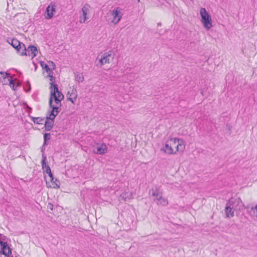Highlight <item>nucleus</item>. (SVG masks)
Returning <instances> with one entry per match:
<instances>
[{"mask_svg": "<svg viewBox=\"0 0 257 257\" xmlns=\"http://www.w3.org/2000/svg\"><path fill=\"white\" fill-rule=\"evenodd\" d=\"M107 17L108 21L110 24L113 25L117 24L122 17L121 9L118 7L115 8L109 12Z\"/></svg>", "mask_w": 257, "mask_h": 257, "instance_id": "6e6552de", "label": "nucleus"}, {"mask_svg": "<svg viewBox=\"0 0 257 257\" xmlns=\"http://www.w3.org/2000/svg\"><path fill=\"white\" fill-rule=\"evenodd\" d=\"M56 12V6L54 4H50L47 8L44 13V17L47 20L52 19Z\"/></svg>", "mask_w": 257, "mask_h": 257, "instance_id": "4468645a", "label": "nucleus"}, {"mask_svg": "<svg viewBox=\"0 0 257 257\" xmlns=\"http://www.w3.org/2000/svg\"><path fill=\"white\" fill-rule=\"evenodd\" d=\"M121 195H122V197L124 198V200H126L127 199H130V198H127L126 197H125L124 194H122Z\"/></svg>", "mask_w": 257, "mask_h": 257, "instance_id": "393cba45", "label": "nucleus"}, {"mask_svg": "<svg viewBox=\"0 0 257 257\" xmlns=\"http://www.w3.org/2000/svg\"><path fill=\"white\" fill-rule=\"evenodd\" d=\"M8 84L14 90H16L18 86L16 79H13L12 77L10 78V80L8 81Z\"/></svg>", "mask_w": 257, "mask_h": 257, "instance_id": "aec40b11", "label": "nucleus"}, {"mask_svg": "<svg viewBox=\"0 0 257 257\" xmlns=\"http://www.w3.org/2000/svg\"><path fill=\"white\" fill-rule=\"evenodd\" d=\"M116 59V53L115 51L110 50L102 54L100 58H98L97 65L102 67L106 64H109Z\"/></svg>", "mask_w": 257, "mask_h": 257, "instance_id": "423d86ee", "label": "nucleus"}, {"mask_svg": "<svg viewBox=\"0 0 257 257\" xmlns=\"http://www.w3.org/2000/svg\"><path fill=\"white\" fill-rule=\"evenodd\" d=\"M46 156L43 155L42 160V167L47 187L58 189L60 188V182L56 179H54L51 169L46 163Z\"/></svg>", "mask_w": 257, "mask_h": 257, "instance_id": "f03ea898", "label": "nucleus"}, {"mask_svg": "<svg viewBox=\"0 0 257 257\" xmlns=\"http://www.w3.org/2000/svg\"><path fill=\"white\" fill-rule=\"evenodd\" d=\"M25 51L26 54L21 55V56H29L32 58H34L36 56L38 53V50L36 46L33 45L29 46L27 49H26L25 46Z\"/></svg>", "mask_w": 257, "mask_h": 257, "instance_id": "f3484780", "label": "nucleus"}, {"mask_svg": "<svg viewBox=\"0 0 257 257\" xmlns=\"http://www.w3.org/2000/svg\"><path fill=\"white\" fill-rule=\"evenodd\" d=\"M76 79L79 82H82L83 81V77L82 75H77L76 76Z\"/></svg>", "mask_w": 257, "mask_h": 257, "instance_id": "b1692460", "label": "nucleus"}, {"mask_svg": "<svg viewBox=\"0 0 257 257\" xmlns=\"http://www.w3.org/2000/svg\"><path fill=\"white\" fill-rule=\"evenodd\" d=\"M152 196L154 197V201L158 205L166 206L168 205V199L163 196L162 191L159 188H155L152 189Z\"/></svg>", "mask_w": 257, "mask_h": 257, "instance_id": "0eeeda50", "label": "nucleus"}, {"mask_svg": "<svg viewBox=\"0 0 257 257\" xmlns=\"http://www.w3.org/2000/svg\"><path fill=\"white\" fill-rule=\"evenodd\" d=\"M8 43L14 48L20 55L26 54L25 51V44L20 42L16 39H13L8 41Z\"/></svg>", "mask_w": 257, "mask_h": 257, "instance_id": "9d476101", "label": "nucleus"}, {"mask_svg": "<svg viewBox=\"0 0 257 257\" xmlns=\"http://www.w3.org/2000/svg\"><path fill=\"white\" fill-rule=\"evenodd\" d=\"M224 212L226 217L227 218H231L234 216V210L227 204H226Z\"/></svg>", "mask_w": 257, "mask_h": 257, "instance_id": "6ab92c4d", "label": "nucleus"}, {"mask_svg": "<svg viewBox=\"0 0 257 257\" xmlns=\"http://www.w3.org/2000/svg\"><path fill=\"white\" fill-rule=\"evenodd\" d=\"M78 97L76 89L74 87H71L67 93V99L73 104H75Z\"/></svg>", "mask_w": 257, "mask_h": 257, "instance_id": "f8f14e48", "label": "nucleus"}, {"mask_svg": "<svg viewBox=\"0 0 257 257\" xmlns=\"http://www.w3.org/2000/svg\"><path fill=\"white\" fill-rule=\"evenodd\" d=\"M44 145H47V142L50 140V134H45L44 136Z\"/></svg>", "mask_w": 257, "mask_h": 257, "instance_id": "5701e85b", "label": "nucleus"}, {"mask_svg": "<svg viewBox=\"0 0 257 257\" xmlns=\"http://www.w3.org/2000/svg\"><path fill=\"white\" fill-rule=\"evenodd\" d=\"M249 213L253 217L257 218V203L252 205L250 208Z\"/></svg>", "mask_w": 257, "mask_h": 257, "instance_id": "412c9836", "label": "nucleus"}, {"mask_svg": "<svg viewBox=\"0 0 257 257\" xmlns=\"http://www.w3.org/2000/svg\"><path fill=\"white\" fill-rule=\"evenodd\" d=\"M40 63L43 69L45 70L49 74H50L52 71L55 69V65L52 61H49L46 62L41 61Z\"/></svg>", "mask_w": 257, "mask_h": 257, "instance_id": "2eb2a0df", "label": "nucleus"}, {"mask_svg": "<svg viewBox=\"0 0 257 257\" xmlns=\"http://www.w3.org/2000/svg\"><path fill=\"white\" fill-rule=\"evenodd\" d=\"M185 141L178 137H169L162 143L160 152L166 155H175L183 153L186 149Z\"/></svg>", "mask_w": 257, "mask_h": 257, "instance_id": "f257e3e1", "label": "nucleus"}, {"mask_svg": "<svg viewBox=\"0 0 257 257\" xmlns=\"http://www.w3.org/2000/svg\"><path fill=\"white\" fill-rule=\"evenodd\" d=\"M50 107L51 110L48 113L47 119L45 120V128L46 131H50L54 125V120L59 112V108L61 106V103H55L49 102Z\"/></svg>", "mask_w": 257, "mask_h": 257, "instance_id": "20e7f679", "label": "nucleus"}, {"mask_svg": "<svg viewBox=\"0 0 257 257\" xmlns=\"http://www.w3.org/2000/svg\"><path fill=\"white\" fill-rule=\"evenodd\" d=\"M93 152L97 155H103L107 153L108 148L104 143H97L93 146Z\"/></svg>", "mask_w": 257, "mask_h": 257, "instance_id": "ddd939ff", "label": "nucleus"}, {"mask_svg": "<svg viewBox=\"0 0 257 257\" xmlns=\"http://www.w3.org/2000/svg\"><path fill=\"white\" fill-rule=\"evenodd\" d=\"M11 77L7 73L0 72V81L5 85L8 84V82Z\"/></svg>", "mask_w": 257, "mask_h": 257, "instance_id": "a211bd4d", "label": "nucleus"}, {"mask_svg": "<svg viewBox=\"0 0 257 257\" xmlns=\"http://www.w3.org/2000/svg\"><path fill=\"white\" fill-rule=\"evenodd\" d=\"M0 253L6 257H10L12 254L11 250L6 242L0 240Z\"/></svg>", "mask_w": 257, "mask_h": 257, "instance_id": "dca6fc26", "label": "nucleus"}, {"mask_svg": "<svg viewBox=\"0 0 257 257\" xmlns=\"http://www.w3.org/2000/svg\"><path fill=\"white\" fill-rule=\"evenodd\" d=\"M49 79V90L50 97L49 102H54L57 103H61L62 100L64 98V95L59 90L58 85L55 83V78L50 73L48 75Z\"/></svg>", "mask_w": 257, "mask_h": 257, "instance_id": "7ed1b4c3", "label": "nucleus"}, {"mask_svg": "<svg viewBox=\"0 0 257 257\" xmlns=\"http://www.w3.org/2000/svg\"><path fill=\"white\" fill-rule=\"evenodd\" d=\"M227 204L234 211L240 210L243 208V204L239 198H231L229 200Z\"/></svg>", "mask_w": 257, "mask_h": 257, "instance_id": "9b49d317", "label": "nucleus"}, {"mask_svg": "<svg viewBox=\"0 0 257 257\" xmlns=\"http://www.w3.org/2000/svg\"><path fill=\"white\" fill-rule=\"evenodd\" d=\"M32 120L36 124H43L45 121L44 119L41 117H33Z\"/></svg>", "mask_w": 257, "mask_h": 257, "instance_id": "4be33fe9", "label": "nucleus"}, {"mask_svg": "<svg viewBox=\"0 0 257 257\" xmlns=\"http://www.w3.org/2000/svg\"><path fill=\"white\" fill-rule=\"evenodd\" d=\"M91 8V6L88 4H85L82 7L81 13L79 17V22L80 24L86 23L87 20L89 19Z\"/></svg>", "mask_w": 257, "mask_h": 257, "instance_id": "1a4fd4ad", "label": "nucleus"}, {"mask_svg": "<svg viewBox=\"0 0 257 257\" xmlns=\"http://www.w3.org/2000/svg\"><path fill=\"white\" fill-rule=\"evenodd\" d=\"M199 19L203 28L210 31L213 27L212 16L205 8H201L199 11Z\"/></svg>", "mask_w": 257, "mask_h": 257, "instance_id": "39448f33", "label": "nucleus"}]
</instances>
